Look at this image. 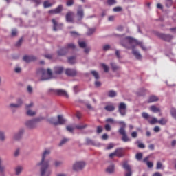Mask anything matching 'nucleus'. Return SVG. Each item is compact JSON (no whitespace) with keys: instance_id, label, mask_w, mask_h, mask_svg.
Segmentation results:
<instances>
[{"instance_id":"1","label":"nucleus","mask_w":176,"mask_h":176,"mask_svg":"<svg viewBox=\"0 0 176 176\" xmlns=\"http://www.w3.org/2000/svg\"><path fill=\"white\" fill-rule=\"evenodd\" d=\"M50 155V149H45V151L43 153L42 159L38 166H41L40 168V176H50L51 170L49 168V163L50 161H46V157Z\"/></svg>"},{"instance_id":"2","label":"nucleus","mask_w":176,"mask_h":176,"mask_svg":"<svg viewBox=\"0 0 176 176\" xmlns=\"http://www.w3.org/2000/svg\"><path fill=\"white\" fill-rule=\"evenodd\" d=\"M135 42L137 45H140V47L144 50L146 51V48L144 47V45H143V43L140 41H136L133 38L130 37V36H126L125 38H124L122 40H121L120 41V44L122 46H123L124 47L127 48V45L129 44L133 43Z\"/></svg>"},{"instance_id":"3","label":"nucleus","mask_w":176,"mask_h":176,"mask_svg":"<svg viewBox=\"0 0 176 176\" xmlns=\"http://www.w3.org/2000/svg\"><path fill=\"white\" fill-rule=\"evenodd\" d=\"M118 124L121 125V127L119 129L118 132L120 135H122V140L124 142H128L131 141V139L128 137V135L126 133V124L123 121L118 122Z\"/></svg>"},{"instance_id":"4","label":"nucleus","mask_w":176,"mask_h":176,"mask_svg":"<svg viewBox=\"0 0 176 176\" xmlns=\"http://www.w3.org/2000/svg\"><path fill=\"white\" fill-rule=\"evenodd\" d=\"M40 72L41 73V80L42 81L51 80L54 78L52 71L50 68H48L47 71L45 69H41Z\"/></svg>"},{"instance_id":"5","label":"nucleus","mask_w":176,"mask_h":176,"mask_svg":"<svg viewBox=\"0 0 176 176\" xmlns=\"http://www.w3.org/2000/svg\"><path fill=\"white\" fill-rule=\"evenodd\" d=\"M76 47L74 43H68L66 47L59 50L57 53L58 56H65L67 52L69 49L74 50Z\"/></svg>"},{"instance_id":"6","label":"nucleus","mask_w":176,"mask_h":176,"mask_svg":"<svg viewBox=\"0 0 176 176\" xmlns=\"http://www.w3.org/2000/svg\"><path fill=\"white\" fill-rule=\"evenodd\" d=\"M49 91L53 94H56L59 96H63L66 98H68L69 97V95L67 94V91L63 89H50Z\"/></svg>"},{"instance_id":"7","label":"nucleus","mask_w":176,"mask_h":176,"mask_svg":"<svg viewBox=\"0 0 176 176\" xmlns=\"http://www.w3.org/2000/svg\"><path fill=\"white\" fill-rule=\"evenodd\" d=\"M86 164L84 161H77L73 165V169L75 171H81L85 167Z\"/></svg>"},{"instance_id":"8","label":"nucleus","mask_w":176,"mask_h":176,"mask_svg":"<svg viewBox=\"0 0 176 176\" xmlns=\"http://www.w3.org/2000/svg\"><path fill=\"white\" fill-rule=\"evenodd\" d=\"M49 122L54 126L62 125L65 124V120L63 119V116L59 115L58 116V121H55L54 118H50L48 120Z\"/></svg>"},{"instance_id":"9","label":"nucleus","mask_w":176,"mask_h":176,"mask_svg":"<svg viewBox=\"0 0 176 176\" xmlns=\"http://www.w3.org/2000/svg\"><path fill=\"white\" fill-rule=\"evenodd\" d=\"M38 122H39V118L30 120L26 121L25 126L29 129H34L36 128V123H38Z\"/></svg>"},{"instance_id":"10","label":"nucleus","mask_w":176,"mask_h":176,"mask_svg":"<svg viewBox=\"0 0 176 176\" xmlns=\"http://www.w3.org/2000/svg\"><path fill=\"white\" fill-rule=\"evenodd\" d=\"M118 111L122 116L126 114V104L124 102H120L118 106Z\"/></svg>"},{"instance_id":"11","label":"nucleus","mask_w":176,"mask_h":176,"mask_svg":"<svg viewBox=\"0 0 176 176\" xmlns=\"http://www.w3.org/2000/svg\"><path fill=\"white\" fill-rule=\"evenodd\" d=\"M157 36L159 38L161 39L170 42L173 39V36L170 34H162V33H158Z\"/></svg>"},{"instance_id":"12","label":"nucleus","mask_w":176,"mask_h":176,"mask_svg":"<svg viewBox=\"0 0 176 176\" xmlns=\"http://www.w3.org/2000/svg\"><path fill=\"white\" fill-rule=\"evenodd\" d=\"M23 105V100H21V98H19L17 100V103H11L10 104V108L11 109H19L20 107H21V106Z\"/></svg>"},{"instance_id":"13","label":"nucleus","mask_w":176,"mask_h":176,"mask_svg":"<svg viewBox=\"0 0 176 176\" xmlns=\"http://www.w3.org/2000/svg\"><path fill=\"white\" fill-rule=\"evenodd\" d=\"M65 74L68 76H75L77 74V72L74 69L67 68L65 70Z\"/></svg>"},{"instance_id":"14","label":"nucleus","mask_w":176,"mask_h":176,"mask_svg":"<svg viewBox=\"0 0 176 176\" xmlns=\"http://www.w3.org/2000/svg\"><path fill=\"white\" fill-rule=\"evenodd\" d=\"M123 168L127 171L125 174V176H131L132 175L131 169V167L128 165L127 162H124Z\"/></svg>"},{"instance_id":"15","label":"nucleus","mask_w":176,"mask_h":176,"mask_svg":"<svg viewBox=\"0 0 176 176\" xmlns=\"http://www.w3.org/2000/svg\"><path fill=\"white\" fill-rule=\"evenodd\" d=\"M62 10H63L62 6H58L56 8L50 10L49 14H60Z\"/></svg>"},{"instance_id":"16","label":"nucleus","mask_w":176,"mask_h":176,"mask_svg":"<svg viewBox=\"0 0 176 176\" xmlns=\"http://www.w3.org/2000/svg\"><path fill=\"white\" fill-rule=\"evenodd\" d=\"M77 16H78V21H80L84 16L83 9L82 8L81 6H78V10L77 11Z\"/></svg>"},{"instance_id":"17","label":"nucleus","mask_w":176,"mask_h":176,"mask_svg":"<svg viewBox=\"0 0 176 176\" xmlns=\"http://www.w3.org/2000/svg\"><path fill=\"white\" fill-rule=\"evenodd\" d=\"M23 60L26 63H30V62H32L34 60H36V57H35L34 56H23Z\"/></svg>"},{"instance_id":"18","label":"nucleus","mask_w":176,"mask_h":176,"mask_svg":"<svg viewBox=\"0 0 176 176\" xmlns=\"http://www.w3.org/2000/svg\"><path fill=\"white\" fill-rule=\"evenodd\" d=\"M73 15H74L73 12H69L67 13V14H66L67 22L74 23Z\"/></svg>"},{"instance_id":"19","label":"nucleus","mask_w":176,"mask_h":176,"mask_svg":"<svg viewBox=\"0 0 176 176\" xmlns=\"http://www.w3.org/2000/svg\"><path fill=\"white\" fill-rule=\"evenodd\" d=\"M63 72V67H60V66H57V67H55L54 68V74H61Z\"/></svg>"},{"instance_id":"20","label":"nucleus","mask_w":176,"mask_h":176,"mask_svg":"<svg viewBox=\"0 0 176 176\" xmlns=\"http://www.w3.org/2000/svg\"><path fill=\"white\" fill-rule=\"evenodd\" d=\"M23 133H24V129H21L17 134L14 135V139L15 140H19L20 139H21V137L23 136Z\"/></svg>"},{"instance_id":"21","label":"nucleus","mask_w":176,"mask_h":176,"mask_svg":"<svg viewBox=\"0 0 176 176\" xmlns=\"http://www.w3.org/2000/svg\"><path fill=\"white\" fill-rule=\"evenodd\" d=\"M116 153V156L118 157H122L124 156V151L122 148H117L115 151Z\"/></svg>"},{"instance_id":"22","label":"nucleus","mask_w":176,"mask_h":176,"mask_svg":"<svg viewBox=\"0 0 176 176\" xmlns=\"http://www.w3.org/2000/svg\"><path fill=\"white\" fill-rule=\"evenodd\" d=\"M150 110L153 112V113H160L161 112V109L160 107H156L155 105H152L150 107Z\"/></svg>"},{"instance_id":"23","label":"nucleus","mask_w":176,"mask_h":176,"mask_svg":"<svg viewBox=\"0 0 176 176\" xmlns=\"http://www.w3.org/2000/svg\"><path fill=\"white\" fill-rule=\"evenodd\" d=\"M104 109L108 112H112L115 110V106L113 104H107L104 107Z\"/></svg>"},{"instance_id":"24","label":"nucleus","mask_w":176,"mask_h":176,"mask_svg":"<svg viewBox=\"0 0 176 176\" xmlns=\"http://www.w3.org/2000/svg\"><path fill=\"white\" fill-rule=\"evenodd\" d=\"M114 170H115V166L113 164L111 165H110L109 166H108V168H107V169H106V172L109 174L113 173Z\"/></svg>"},{"instance_id":"25","label":"nucleus","mask_w":176,"mask_h":176,"mask_svg":"<svg viewBox=\"0 0 176 176\" xmlns=\"http://www.w3.org/2000/svg\"><path fill=\"white\" fill-rule=\"evenodd\" d=\"M158 100L159 98L156 96H150L148 102L152 103V102L158 101Z\"/></svg>"},{"instance_id":"26","label":"nucleus","mask_w":176,"mask_h":176,"mask_svg":"<svg viewBox=\"0 0 176 176\" xmlns=\"http://www.w3.org/2000/svg\"><path fill=\"white\" fill-rule=\"evenodd\" d=\"M133 54L138 60H141L142 55L140 54V53L138 52V51L133 50Z\"/></svg>"},{"instance_id":"27","label":"nucleus","mask_w":176,"mask_h":176,"mask_svg":"<svg viewBox=\"0 0 176 176\" xmlns=\"http://www.w3.org/2000/svg\"><path fill=\"white\" fill-rule=\"evenodd\" d=\"M167 122H168V120L165 118H162L160 120H158V123L162 126L166 125Z\"/></svg>"},{"instance_id":"28","label":"nucleus","mask_w":176,"mask_h":176,"mask_svg":"<svg viewBox=\"0 0 176 176\" xmlns=\"http://www.w3.org/2000/svg\"><path fill=\"white\" fill-rule=\"evenodd\" d=\"M22 171H23V166H16V168H15V173L16 175H19Z\"/></svg>"},{"instance_id":"29","label":"nucleus","mask_w":176,"mask_h":176,"mask_svg":"<svg viewBox=\"0 0 176 176\" xmlns=\"http://www.w3.org/2000/svg\"><path fill=\"white\" fill-rule=\"evenodd\" d=\"M52 22L53 23V30L54 31L57 30L58 23L55 19H52Z\"/></svg>"},{"instance_id":"30","label":"nucleus","mask_w":176,"mask_h":176,"mask_svg":"<svg viewBox=\"0 0 176 176\" xmlns=\"http://www.w3.org/2000/svg\"><path fill=\"white\" fill-rule=\"evenodd\" d=\"M111 66L112 70H113V72H116V71L120 69V67L117 66V65H116V63H111Z\"/></svg>"},{"instance_id":"31","label":"nucleus","mask_w":176,"mask_h":176,"mask_svg":"<svg viewBox=\"0 0 176 176\" xmlns=\"http://www.w3.org/2000/svg\"><path fill=\"white\" fill-rule=\"evenodd\" d=\"M142 157H143V154H142V153H138L137 154H136V155H135V158H136V160H138V161H141L142 160Z\"/></svg>"},{"instance_id":"32","label":"nucleus","mask_w":176,"mask_h":176,"mask_svg":"<svg viewBox=\"0 0 176 176\" xmlns=\"http://www.w3.org/2000/svg\"><path fill=\"white\" fill-rule=\"evenodd\" d=\"M76 61V57L75 56H71L68 58V62L69 64H74Z\"/></svg>"},{"instance_id":"33","label":"nucleus","mask_w":176,"mask_h":176,"mask_svg":"<svg viewBox=\"0 0 176 176\" xmlns=\"http://www.w3.org/2000/svg\"><path fill=\"white\" fill-rule=\"evenodd\" d=\"M116 95H117L116 92L113 90H111L109 91V96L110 98H114L116 96Z\"/></svg>"},{"instance_id":"34","label":"nucleus","mask_w":176,"mask_h":176,"mask_svg":"<svg viewBox=\"0 0 176 176\" xmlns=\"http://www.w3.org/2000/svg\"><path fill=\"white\" fill-rule=\"evenodd\" d=\"M36 114V113L35 112V111H32V110H30V109H28V111H27V115L28 116H35Z\"/></svg>"},{"instance_id":"35","label":"nucleus","mask_w":176,"mask_h":176,"mask_svg":"<svg viewBox=\"0 0 176 176\" xmlns=\"http://www.w3.org/2000/svg\"><path fill=\"white\" fill-rule=\"evenodd\" d=\"M91 74L96 80L99 79V74H98V72L96 71H95V70L91 71Z\"/></svg>"},{"instance_id":"36","label":"nucleus","mask_w":176,"mask_h":176,"mask_svg":"<svg viewBox=\"0 0 176 176\" xmlns=\"http://www.w3.org/2000/svg\"><path fill=\"white\" fill-rule=\"evenodd\" d=\"M52 3H50L49 1H46L43 3V6L45 8H50L52 7Z\"/></svg>"},{"instance_id":"37","label":"nucleus","mask_w":176,"mask_h":176,"mask_svg":"<svg viewBox=\"0 0 176 176\" xmlns=\"http://www.w3.org/2000/svg\"><path fill=\"white\" fill-rule=\"evenodd\" d=\"M148 122H149L151 124H156V123H158V120H157L156 118H153L152 120H148Z\"/></svg>"},{"instance_id":"38","label":"nucleus","mask_w":176,"mask_h":176,"mask_svg":"<svg viewBox=\"0 0 176 176\" xmlns=\"http://www.w3.org/2000/svg\"><path fill=\"white\" fill-rule=\"evenodd\" d=\"M101 66L103 68L104 72L107 73L109 72V67L106 64L102 63Z\"/></svg>"},{"instance_id":"39","label":"nucleus","mask_w":176,"mask_h":176,"mask_svg":"<svg viewBox=\"0 0 176 176\" xmlns=\"http://www.w3.org/2000/svg\"><path fill=\"white\" fill-rule=\"evenodd\" d=\"M170 113L172 115V116L176 119V109L175 108H172L170 110Z\"/></svg>"},{"instance_id":"40","label":"nucleus","mask_w":176,"mask_h":176,"mask_svg":"<svg viewBox=\"0 0 176 176\" xmlns=\"http://www.w3.org/2000/svg\"><path fill=\"white\" fill-rule=\"evenodd\" d=\"M86 143L88 145H94V141L90 138H86Z\"/></svg>"},{"instance_id":"41","label":"nucleus","mask_w":176,"mask_h":176,"mask_svg":"<svg viewBox=\"0 0 176 176\" xmlns=\"http://www.w3.org/2000/svg\"><path fill=\"white\" fill-rule=\"evenodd\" d=\"M78 45L80 48H85L86 47V43L85 41H79Z\"/></svg>"},{"instance_id":"42","label":"nucleus","mask_w":176,"mask_h":176,"mask_svg":"<svg viewBox=\"0 0 176 176\" xmlns=\"http://www.w3.org/2000/svg\"><path fill=\"white\" fill-rule=\"evenodd\" d=\"M69 141V139L67 138H63L61 142L59 143V146H61L63 144H65L66 142H67Z\"/></svg>"},{"instance_id":"43","label":"nucleus","mask_w":176,"mask_h":176,"mask_svg":"<svg viewBox=\"0 0 176 176\" xmlns=\"http://www.w3.org/2000/svg\"><path fill=\"white\" fill-rule=\"evenodd\" d=\"M95 32V29L94 28H89L88 32H87V35L88 36H91Z\"/></svg>"},{"instance_id":"44","label":"nucleus","mask_w":176,"mask_h":176,"mask_svg":"<svg viewBox=\"0 0 176 176\" xmlns=\"http://www.w3.org/2000/svg\"><path fill=\"white\" fill-rule=\"evenodd\" d=\"M107 3L109 6H111L116 3V0H107Z\"/></svg>"},{"instance_id":"45","label":"nucleus","mask_w":176,"mask_h":176,"mask_svg":"<svg viewBox=\"0 0 176 176\" xmlns=\"http://www.w3.org/2000/svg\"><path fill=\"white\" fill-rule=\"evenodd\" d=\"M172 0H166V6L170 8L172 6Z\"/></svg>"},{"instance_id":"46","label":"nucleus","mask_w":176,"mask_h":176,"mask_svg":"<svg viewBox=\"0 0 176 176\" xmlns=\"http://www.w3.org/2000/svg\"><path fill=\"white\" fill-rule=\"evenodd\" d=\"M87 126V124H83V125H76V128L77 129H83Z\"/></svg>"},{"instance_id":"47","label":"nucleus","mask_w":176,"mask_h":176,"mask_svg":"<svg viewBox=\"0 0 176 176\" xmlns=\"http://www.w3.org/2000/svg\"><path fill=\"white\" fill-rule=\"evenodd\" d=\"M5 140V133L2 131H0V141Z\"/></svg>"},{"instance_id":"48","label":"nucleus","mask_w":176,"mask_h":176,"mask_svg":"<svg viewBox=\"0 0 176 176\" xmlns=\"http://www.w3.org/2000/svg\"><path fill=\"white\" fill-rule=\"evenodd\" d=\"M66 129H67V131L70 132V133H72L73 131L74 130V128L72 126H67Z\"/></svg>"},{"instance_id":"49","label":"nucleus","mask_w":176,"mask_h":176,"mask_svg":"<svg viewBox=\"0 0 176 176\" xmlns=\"http://www.w3.org/2000/svg\"><path fill=\"white\" fill-rule=\"evenodd\" d=\"M162 164L159 161L158 162H157L156 169L160 170V169H162Z\"/></svg>"},{"instance_id":"50","label":"nucleus","mask_w":176,"mask_h":176,"mask_svg":"<svg viewBox=\"0 0 176 176\" xmlns=\"http://www.w3.org/2000/svg\"><path fill=\"white\" fill-rule=\"evenodd\" d=\"M122 8L121 7H116L113 8V12H119L122 11Z\"/></svg>"},{"instance_id":"51","label":"nucleus","mask_w":176,"mask_h":176,"mask_svg":"<svg viewBox=\"0 0 176 176\" xmlns=\"http://www.w3.org/2000/svg\"><path fill=\"white\" fill-rule=\"evenodd\" d=\"M21 43H23V38H20L18 42L16 43V47H20L21 45Z\"/></svg>"},{"instance_id":"52","label":"nucleus","mask_w":176,"mask_h":176,"mask_svg":"<svg viewBox=\"0 0 176 176\" xmlns=\"http://www.w3.org/2000/svg\"><path fill=\"white\" fill-rule=\"evenodd\" d=\"M21 43H23V38H20L18 42L16 43V47H20L21 45Z\"/></svg>"},{"instance_id":"53","label":"nucleus","mask_w":176,"mask_h":176,"mask_svg":"<svg viewBox=\"0 0 176 176\" xmlns=\"http://www.w3.org/2000/svg\"><path fill=\"white\" fill-rule=\"evenodd\" d=\"M149 159H150V156H149V155L146 156V157H144V158L143 159V162H144V163H146V164H147V163L149 162V161H148Z\"/></svg>"},{"instance_id":"54","label":"nucleus","mask_w":176,"mask_h":176,"mask_svg":"<svg viewBox=\"0 0 176 176\" xmlns=\"http://www.w3.org/2000/svg\"><path fill=\"white\" fill-rule=\"evenodd\" d=\"M142 117L144 118V119H148L149 118V115L148 113H146V112H143L142 113Z\"/></svg>"},{"instance_id":"55","label":"nucleus","mask_w":176,"mask_h":176,"mask_svg":"<svg viewBox=\"0 0 176 176\" xmlns=\"http://www.w3.org/2000/svg\"><path fill=\"white\" fill-rule=\"evenodd\" d=\"M73 4H74V1H73V0H69V1L67 2V6L68 7L72 6Z\"/></svg>"},{"instance_id":"56","label":"nucleus","mask_w":176,"mask_h":176,"mask_svg":"<svg viewBox=\"0 0 176 176\" xmlns=\"http://www.w3.org/2000/svg\"><path fill=\"white\" fill-rule=\"evenodd\" d=\"M54 165L56 167H59L62 165V162L60 161H55Z\"/></svg>"},{"instance_id":"57","label":"nucleus","mask_w":176,"mask_h":176,"mask_svg":"<svg viewBox=\"0 0 176 176\" xmlns=\"http://www.w3.org/2000/svg\"><path fill=\"white\" fill-rule=\"evenodd\" d=\"M131 137L133 138H136L137 137H138V133H137V131H133L132 133H131Z\"/></svg>"},{"instance_id":"58","label":"nucleus","mask_w":176,"mask_h":176,"mask_svg":"<svg viewBox=\"0 0 176 176\" xmlns=\"http://www.w3.org/2000/svg\"><path fill=\"white\" fill-rule=\"evenodd\" d=\"M102 131V127L101 126H98L97 127V133H101Z\"/></svg>"},{"instance_id":"59","label":"nucleus","mask_w":176,"mask_h":176,"mask_svg":"<svg viewBox=\"0 0 176 176\" xmlns=\"http://www.w3.org/2000/svg\"><path fill=\"white\" fill-rule=\"evenodd\" d=\"M106 122H108V123H111V124H113V123L114 122V120H113V118H107V119L106 120Z\"/></svg>"},{"instance_id":"60","label":"nucleus","mask_w":176,"mask_h":176,"mask_svg":"<svg viewBox=\"0 0 176 176\" xmlns=\"http://www.w3.org/2000/svg\"><path fill=\"white\" fill-rule=\"evenodd\" d=\"M110 49V45H105L103 46V50L104 51H107Z\"/></svg>"},{"instance_id":"61","label":"nucleus","mask_w":176,"mask_h":176,"mask_svg":"<svg viewBox=\"0 0 176 176\" xmlns=\"http://www.w3.org/2000/svg\"><path fill=\"white\" fill-rule=\"evenodd\" d=\"M74 91L75 94H77V93L79 91V90H78V85H75V86L74 87Z\"/></svg>"},{"instance_id":"62","label":"nucleus","mask_w":176,"mask_h":176,"mask_svg":"<svg viewBox=\"0 0 176 176\" xmlns=\"http://www.w3.org/2000/svg\"><path fill=\"white\" fill-rule=\"evenodd\" d=\"M105 130H106L107 131H111V126H110L109 124H107L105 125Z\"/></svg>"},{"instance_id":"63","label":"nucleus","mask_w":176,"mask_h":176,"mask_svg":"<svg viewBox=\"0 0 176 176\" xmlns=\"http://www.w3.org/2000/svg\"><path fill=\"white\" fill-rule=\"evenodd\" d=\"M146 164H147V166L149 168H153V162H147L146 163Z\"/></svg>"},{"instance_id":"64","label":"nucleus","mask_w":176,"mask_h":176,"mask_svg":"<svg viewBox=\"0 0 176 176\" xmlns=\"http://www.w3.org/2000/svg\"><path fill=\"white\" fill-rule=\"evenodd\" d=\"M153 176H162V173H160V172H155L153 173Z\"/></svg>"}]
</instances>
